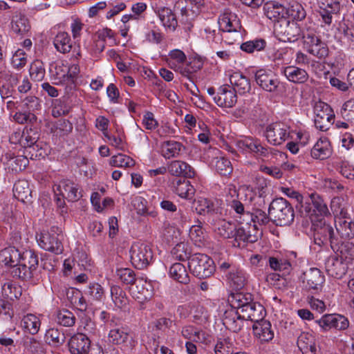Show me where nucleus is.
Instances as JSON below:
<instances>
[{
    "mask_svg": "<svg viewBox=\"0 0 354 354\" xmlns=\"http://www.w3.org/2000/svg\"><path fill=\"white\" fill-rule=\"evenodd\" d=\"M236 146L243 152H253L265 157L270 153L269 148L262 146L257 140L252 138H246L243 140H238Z\"/></svg>",
    "mask_w": 354,
    "mask_h": 354,
    "instance_id": "a211bd4d",
    "label": "nucleus"
},
{
    "mask_svg": "<svg viewBox=\"0 0 354 354\" xmlns=\"http://www.w3.org/2000/svg\"><path fill=\"white\" fill-rule=\"evenodd\" d=\"M236 342L234 339L230 337L218 338L214 348L216 354H233L236 348Z\"/></svg>",
    "mask_w": 354,
    "mask_h": 354,
    "instance_id": "473e14b6",
    "label": "nucleus"
},
{
    "mask_svg": "<svg viewBox=\"0 0 354 354\" xmlns=\"http://www.w3.org/2000/svg\"><path fill=\"white\" fill-rule=\"evenodd\" d=\"M311 156L315 159L324 160L332 154V149L329 140L324 137L319 138L310 151Z\"/></svg>",
    "mask_w": 354,
    "mask_h": 354,
    "instance_id": "b1692460",
    "label": "nucleus"
},
{
    "mask_svg": "<svg viewBox=\"0 0 354 354\" xmlns=\"http://www.w3.org/2000/svg\"><path fill=\"white\" fill-rule=\"evenodd\" d=\"M288 129L289 127L284 123H272L266 127L265 136L268 142L279 145L289 137Z\"/></svg>",
    "mask_w": 354,
    "mask_h": 354,
    "instance_id": "6e6552de",
    "label": "nucleus"
},
{
    "mask_svg": "<svg viewBox=\"0 0 354 354\" xmlns=\"http://www.w3.org/2000/svg\"><path fill=\"white\" fill-rule=\"evenodd\" d=\"M304 38V46L308 53L324 60L329 55V49L327 44L322 40L320 37L313 34L308 33Z\"/></svg>",
    "mask_w": 354,
    "mask_h": 354,
    "instance_id": "423d86ee",
    "label": "nucleus"
},
{
    "mask_svg": "<svg viewBox=\"0 0 354 354\" xmlns=\"http://www.w3.org/2000/svg\"><path fill=\"white\" fill-rule=\"evenodd\" d=\"M254 334L262 342H268L274 337V332L271 329V324L263 318L252 326Z\"/></svg>",
    "mask_w": 354,
    "mask_h": 354,
    "instance_id": "bb28decb",
    "label": "nucleus"
},
{
    "mask_svg": "<svg viewBox=\"0 0 354 354\" xmlns=\"http://www.w3.org/2000/svg\"><path fill=\"white\" fill-rule=\"evenodd\" d=\"M310 201L313 207V212L320 215L326 216L329 213L328 207L322 198L318 195L312 194Z\"/></svg>",
    "mask_w": 354,
    "mask_h": 354,
    "instance_id": "864d4df0",
    "label": "nucleus"
},
{
    "mask_svg": "<svg viewBox=\"0 0 354 354\" xmlns=\"http://www.w3.org/2000/svg\"><path fill=\"white\" fill-rule=\"evenodd\" d=\"M252 301V295L250 293H243L237 292L232 295V306L240 311L245 306L249 305Z\"/></svg>",
    "mask_w": 354,
    "mask_h": 354,
    "instance_id": "c03bdc74",
    "label": "nucleus"
},
{
    "mask_svg": "<svg viewBox=\"0 0 354 354\" xmlns=\"http://www.w3.org/2000/svg\"><path fill=\"white\" fill-rule=\"evenodd\" d=\"M243 320L239 311L231 309L225 312L223 322L227 329L237 333L242 328Z\"/></svg>",
    "mask_w": 354,
    "mask_h": 354,
    "instance_id": "393cba45",
    "label": "nucleus"
},
{
    "mask_svg": "<svg viewBox=\"0 0 354 354\" xmlns=\"http://www.w3.org/2000/svg\"><path fill=\"white\" fill-rule=\"evenodd\" d=\"M21 325L26 332L31 335H35L39 330L41 322L39 319L35 315L28 314L24 317Z\"/></svg>",
    "mask_w": 354,
    "mask_h": 354,
    "instance_id": "a19ab883",
    "label": "nucleus"
},
{
    "mask_svg": "<svg viewBox=\"0 0 354 354\" xmlns=\"http://www.w3.org/2000/svg\"><path fill=\"white\" fill-rule=\"evenodd\" d=\"M117 275L121 281L126 284H133L136 281V274L130 268H120L117 270Z\"/></svg>",
    "mask_w": 354,
    "mask_h": 354,
    "instance_id": "0e129e2a",
    "label": "nucleus"
},
{
    "mask_svg": "<svg viewBox=\"0 0 354 354\" xmlns=\"http://www.w3.org/2000/svg\"><path fill=\"white\" fill-rule=\"evenodd\" d=\"M158 16L162 25L172 31L176 30L178 21L172 10L168 8H162L158 10Z\"/></svg>",
    "mask_w": 354,
    "mask_h": 354,
    "instance_id": "f704fd0d",
    "label": "nucleus"
},
{
    "mask_svg": "<svg viewBox=\"0 0 354 354\" xmlns=\"http://www.w3.org/2000/svg\"><path fill=\"white\" fill-rule=\"evenodd\" d=\"M188 266L192 274L199 279L208 278L215 271L213 260L207 255L201 253L192 255Z\"/></svg>",
    "mask_w": 354,
    "mask_h": 354,
    "instance_id": "7ed1b4c3",
    "label": "nucleus"
},
{
    "mask_svg": "<svg viewBox=\"0 0 354 354\" xmlns=\"http://www.w3.org/2000/svg\"><path fill=\"white\" fill-rule=\"evenodd\" d=\"M275 31L279 39L283 42H294L298 40L301 33V28L294 21L280 24Z\"/></svg>",
    "mask_w": 354,
    "mask_h": 354,
    "instance_id": "1a4fd4ad",
    "label": "nucleus"
},
{
    "mask_svg": "<svg viewBox=\"0 0 354 354\" xmlns=\"http://www.w3.org/2000/svg\"><path fill=\"white\" fill-rule=\"evenodd\" d=\"M111 293L112 299L118 308L123 309L127 306L129 299L125 291H124L120 286H112L111 288Z\"/></svg>",
    "mask_w": 354,
    "mask_h": 354,
    "instance_id": "37998d69",
    "label": "nucleus"
},
{
    "mask_svg": "<svg viewBox=\"0 0 354 354\" xmlns=\"http://www.w3.org/2000/svg\"><path fill=\"white\" fill-rule=\"evenodd\" d=\"M268 212L271 221L276 225H289L294 221L295 212L292 205L285 198L274 199L269 205Z\"/></svg>",
    "mask_w": 354,
    "mask_h": 354,
    "instance_id": "f257e3e1",
    "label": "nucleus"
},
{
    "mask_svg": "<svg viewBox=\"0 0 354 354\" xmlns=\"http://www.w3.org/2000/svg\"><path fill=\"white\" fill-rule=\"evenodd\" d=\"M338 250L340 255L339 258H342L345 262H349L354 259V244L351 242H344L339 246Z\"/></svg>",
    "mask_w": 354,
    "mask_h": 354,
    "instance_id": "4d7b16f0",
    "label": "nucleus"
},
{
    "mask_svg": "<svg viewBox=\"0 0 354 354\" xmlns=\"http://www.w3.org/2000/svg\"><path fill=\"white\" fill-rule=\"evenodd\" d=\"M335 228L337 233L342 239H352L354 237V221L347 216L335 218Z\"/></svg>",
    "mask_w": 354,
    "mask_h": 354,
    "instance_id": "aec40b11",
    "label": "nucleus"
},
{
    "mask_svg": "<svg viewBox=\"0 0 354 354\" xmlns=\"http://www.w3.org/2000/svg\"><path fill=\"white\" fill-rule=\"evenodd\" d=\"M109 341L113 344H122L127 343L129 339H132L129 334L123 328H114L109 333Z\"/></svg>",
    "mask_w": 354,
    "mask_h": 354,
    "instance_id": "a18cd8bd",
    "label": "nucleus"
},
{
    "mask_svg": "<svg viewBox=\"0 0 354 354\" xmlns=\"http://www.w3.org/2000/svg\"><path fill=\"white\" fill-rule=\"evenodd\" d=\"M229 194L232 197L236 196V199H233L230 206L234 209L237 214H242L244 213V205L242 201H246L247 198L249 196V201L252 199L253 194L251 189L248 187H242L238 190L236 189L234 186L229 188Z\"/></svg>",
    "mask_w": 354,
    "mask_h": 354,
    "instance_id": "f8f14e48",
    "label": "nucleus"
},
{
    "mask_svg": "<svg viewBox=\"0 0 354 354\" xmlns=\"http://www.w3.org/2000/svg\"><path fill=\"white\" fill-rule=\"evenodd\" d=\"M314 239L316 244L322 245L328 243L332 245L337 240L333 227L324 223L315 227Z\"/></svg>",
    "mask_w": 354,
    "mask_h": 354,
    "instance_id": "dca6fc26",
    "label": "nucleus"
},
{
    "mask_svg": "<svg viewBox=\"0 0 354 354\" xmlns=\"http://www.w3.org/2000/svg\"><path fill=\"white\" fill-rule=\"evenodd\" d=\"M91 343L90 339L85 334L77 333L70 338L68 346L71 354H88Z\"/></svg>",
    "mask_w": 354,
    "mask_h": 354,
    "instance_id": "4468645a",
    "label": "nucleus"
},
{
    "mask_svg": "<svg viewBox=\"0 0 354 354\" xmlns=\"http://www.w3.org/2000/svg\"><path fill=\"white\" fill-rule=\"evenodd\" d=\"M181 334L183 337L192 342H202L205 339V333L191 325L183 327Z\"/></svg>",
    "mask_w": 354,
    "mask_h": 354,
    "instance_id": "49530a36",
    "label": "nucleus"
},
{
    "mask_svg": "<svg viewBox=\"0 0 354 354\" xmlns=\"http://www.w3.org/2000/svg\"><path fill=\"white\" fill-rule=\"evenodd\" d=\"M53 44L57 51L64 54L70 52L72 48L71 37L66 32H59L54 38Z\"/></svg>",
    "mask_w": 354,
    "mask_h": 354,
    "instance_id": "c9c22d12",
    "label": "nucleus"
},
{
    "mask_svg": "<svg viewBox=\"0 0 354 354\" xmlns=\"http://www.w3.org/2000/svg\"><path fill=\"white\" fill-rule=\"evenodd\" d=\"M169 274L171 278L181 283L187 284L190 281L185 266L180 263H175L171 266Z\"/></svg>",
    "mask_w": 354,
    "mask_h": 354,
    "instance_id": "72a5a7b5",
    "label": "nucleus"
},
{
    "mask_svg": "<svg viewBox=\"0 0 354 354\" xmlns=\"http://www.w3.org/2000/svg\"><path fill=\"white\" fill-rule=\"evenodd\" d=\"M214 102L220 107L232 108L237 102L235 88L228 84H224L218 89L214 97Z\"/></svg>",
    "mask_w": 354,
    "mask_h": 354,
    "instance_id": "9d476101",
    "label": "nucleus"
},
{
    "mask_svg": "<svg viewBox=\"0 0 354 354\" xmlns=\"http://www.w3.org/2000/svg\"><path fill=\"white\" fill-rule=\"evenodd\" d=\"M331 109L324 103H320L315 106V125L317 129L322 131H326L329 129L330 121L333 119V115L331 114Z\"/></svg>",
    "mask_w": 354,
    "mask_h": 354,
    "instance_id": "2eb2a0df",
    "label": "nucleus"
},
{
    "mask_svg": "<svg viewBox=\"0 0 354 354\" xmlns=\"http://www.w3.org/2000/svg\"><path fill=\"white\" fill-rule=\"evenodd\" d=\"M324 281L325 277L318 268H310L303 274L302 283L304 288L312 294H317L321 292Z\"/></svg>",
    "mask_w": 354,
    "mask_h": 354,
    "instance_id": "0eeeda50",
    "label": "nucleus"
},
{
    "mask_svg": "<svg viewBox=\"0 0 354 354\" xmlns=\"http://www.w3.org/2000/svg\"><path fill=\"white\" fill-rule=\"evenodd\" d=\"M235 230L234 223L223 221L217 228V234L224 239H230L234 237Z\"/></svg>",
    "mask_w": 354,
    "mask_h": 354,
    "instance_id": "052dcab7",
    "label": "nucleus"
},
{
    "mask_svg": "<svg viewBox=\"0 0 354 354\" xmlns=\"http://www.w3.org/2000/svg\"><path fill=\"white\" fill-rule=\"evenodd\" d=\"M325 269L329 276L342 279L347 272L348 263L338 255H331L326 260Z\"/></svg>",
    "mask_w": 354,
    "mask_h": 354,
    "instance_id": "9b49d317",
    "label": "nucleus"
},
{
    "mask_svg": "<svg viewBox=\"0 0 354 354\" xmlns=\"http://www.w3.org/2000/svg\"><path fill=\"white\" fill-rule=\"evenodd\" d=\"M45 68L43 63L39 61H35L31 64L30 68V75L34 81L40 82L45 76Z\"/></svg>",
    "mask_w": 354,
    "mask_h": 354,
    "instance_id": "bf43d9fd",
    "label": "nucleus"
},
{
    "mask_svg": "<svg viewBox=\"0 0 354 354\" xmlns=\"http://www.w3.org/2000/svg\"><path fill=\"white\" fill-rule=\"evenodd\" d=\"M13 193L17 200L24 203L30 202L32 198L29 183L26 180H19L15 183Z\"/></svg>",
    "mask_w": 354,
    "mask_h": 354,
    "instance_id": "c756f323",
    "label": "nucleus"
},
{
    "mask_svg": "<svg viewBox=\"0 0 354 354\" xmlns=\"http://www.w3.org/2000/svg\"><path fill=\"white\" fill-rule=\"evenodd\" d=\"M330 208L335 214V218L348 216L347 210L345 208L344 200L341 197H334L332 199Z\"/></svg>",
    "mask_w": 354,
    "mask_h": 354,
    "instance_id": "603ef678",
    "label": "nucleus"
},
{
    "mask_svg": "<svg viewBox=\"0 0 354 354\" xmlns=\"http://www.w3.org/2000/svg\"><path fill=\"white\" fill-rule=\"evenodd\" d=\"M38 263V257L35 252L32 250H26L21 253L19 264L11 270V274L15 278L24 281L29 280L32 278Z\"/></svg>",
    "mask_w": 354,
    "mask_h": 354,
    "instance_id": "f03ea898",
    "label": "nucleus"
},
{
    "mask_svg": "<svg viewBox=\"0 0 354 354\" xmlns=\"http://www.w3.org/2000/svg\"><path fill=\"white\" fill-rule=\"evenodd\" d=\"M266 17L273 21L286 17V8L274 1L268 2L263 6Z\"/></svg>",
    "mask_w": 354,
    "mask_h": 354,
    "instance_id": "7c9ffc66",
    "label": "nucleus"
},
{
    "mask_svg": "<svg viewBox=\"0 0 354 354\" xmlns=\"http://www.w3.org/2000/svg\"><path fill=\"white\" fill-rule=\"evenodd\" d=\"M57 189L63 197L69 201H77L82 197L80 192H78V185L69 180H62Z\"/></svg>",
    "mask_w": 354,
    "mask_h": 354,
    "instance_id": "5701e85b",
    "label": "nucleus"
},
{
    "mask_svg": "<svg viewBox=\"0 0 354 354\" xmlns=\"http://www.w3.org/2000/svg\"><path fill=\"white\" fill-rule=\"evenodd\" d=\"M230 286L235 290L243 289L248 282V275L239 268H232L227 274Z\"/></svg>",
    "mask_w": 354,
    "mask_h": 354,
    "instance_id": "4be33fe9",
    "label": "nucleus"
},
{
    "mask_svg": "<svg viewBox=\"0 0 354 354\" xmlns=\"http://www.w3.org/2000/svg\"><path fill=\"white\" fill-rule=\"evenodd\" d=\"M135 163L133 158L122 153L113 156L110 160V165L118 167H131L135 165Z\"/></svg>",
    "mask_w": 354,
    "mask_h": 354,
    "instance_id": "8fccbe9b",
    "label": "nucleus"
},
{
    "mask_svg": "<svg viewBox=\"0 0 354 354\" xmlns=\"http://www.w3.org/2000/svg\"><path fill=\"white\" fill-rule=\"evenodd\" d=\"M169 172L174 176H183V178L194 176V169L185 162L180 160L172 161L168 166Z\"/></svg>",
    "mask_w": 354,
    "mask_h": 354,
    "instance_id": "c85d7f7f",
    "label": "nucleus"
},
{
    "mask_svg": "<svg viewBox=\"0 0 354 354\" xmlns=\"http://www.w3.org/2000/svg\"><path fill=\"white\" fill-rule=\"evenodd\" d=\"M257 84L264 91L273 93L277 90L280 82L271 71L265 69L257 71L254 75Z\"/></svg>",
    "mask_w": 354,
    "mask_h": 354,
    "instance_id": "ddd939ff",
    "label": "nucleus"
},
{
    "mask_svg": "<svg viewBox=\"0 0 354 354\" xmlns=\"http://www.w3.org/2000/svg\"><path fill=\"white\" fill-rule=\"evenodd\" d=\"M282 73L290 82L295 84H304L308 81L309 77L306 70L295 66L283 67Z\"/></svg>",
    "mask_w": 354,
    "mask_h": 354,
    "instance_id": "a878e982",
    "label": "nucleus"
},
{
    "mask_svg": "<svg viewBox=\"0 0 354 354\" xmlns=\"http://www.w3.org/2000/svg\"><path fill=\"white\" fill-rule=\"evenodd\" d=\"M214 166L216 171L221 176H228L233 171L231 162L224 157L216 158Z\"/></svg>",
    "mask_w": 354,
    "mask_h": 354,
    "instance_id": "3c124183",
    "label": "nucleus"
},
{
    "mask_svg": "<svg viewBox=\"0 0 354 354\" xmlns=\"http://www.w3.org/2000/svg\"><path fill=\"white\" fill-rule=\"evenodd\" d=\"M340 113L344 120L354 122V99L349 100L343 104Z\"/></svg>",
    "mask_w": 354,
    "mask_h": 354,
    "instance_id": "69168bd1",
    "label": "nucleus"
},
{
    "mask_svg": "<svg viewBox=\"0 0 354 354\" xmlns=\"http://www.w3.org/2000/svg\"><path fill=\"white\" fill-rule=\"evenodd\" d=\"M230 81L238 89L241 94L248 93L251 90L250 80L240 72H234L230 75Z\"/></svg>",
    "mask_w": 354,
    "mask_h": 354,
    "instance_id": "2f4dec72",
    "label": "nucleus"
},
{
    "mask_svg": "<svg viewBox=\"0 0 354 354\" xmlns=\"http://www.w3.org/2000/svg\"><path fill=\"white\" fill-rule=\"evenodd\" d=\"M63 234L57 227H52L50 231L41 233L38 239L39 245L46 251L55 254H62L64 250L62 245Z\"/></svg>",
    "mask_w": 354,
    "mask_h": 354,
    "instance_id": "20e7f679",
    "label": "nucleus"
},
{
    "mask_svg": "<svg viewBox=\"0 0 354 354\" xmlns=\"http://www.w3.org/2000/svg\"><path fill=\"white\" fill-rule=\"evenodd\" d=\"M189 237L194 244L201 246L205 241V234L201 225H192L189 229Z\"/></svg>",
    "mask_w": 354,
    "mask_h": 354,
    "instance_id": "680f3d73",
    "label": "nucleus"
},
{
    "mask_svg": "<svg viewBox=\"0 0 354 354\" xmlns=\"http://www.w3.org/2000/svg\"><path fill=\"white\" fill-rule=\"evenodd\" d=\"M299 349L303 354H316L315 339L308 333H301L297 342Z\"/></svg>",
    "mask_w": 354,
    "mask_h": 354,
    "instance_id": "cd10ccee",
    "label": "nucleus"
},
{
    "mask_svg": "<svg viewBox=\"0 0 354 354\" xmlns=\"http://www.w3.org/2000/svg\"><path fill=\"white\" fill-rule=\"evenodd\" d=\"M239 313L241 315L242 319L250 320L256 324L263 318L265 309L259 303L252 301L239 311Z\"/></svg>",
    "mask_w": 354,
    "mask_h": 354,
    "instance_id": "f3484780",
    "label": "nucleus"
},
{
    "mask_svg": "<svg viewBox=\"0 0 354 354\" xmlns=\"http://www.w3.org/2000/svg\"><path fill=\"white\" fill-rule=\"evenodd\" d=\"M173 191L180 197L190 199L195 194V189L186 178H176L172 181Z\"/></svg>",
    "mask_w": 354,
    "mask_h": 354,
    "instance_id": "6ab92c4d",
    "label": "nucleus"
},
{
    "mask_svg": "<svg viewBox=\"0 0 354 354\" xmlns=\"http://www.w3.org/2000/svg\"><path fill=\"white\" fill-rule=\"evenodd\" d=\"M266 41L264 39H256L243 43L241 49L247 53H252L254 50H263L266 46Z\"/></svg>",
    "mask_w": 354,
    "mask_h": 354,
    "instance_id": "e2e57ef3",
    "label": "nucleus"
},
{
    "mask_svg": "<svg viewBox=\"0 0 354 354\" xmlns=\"http://www.w3.org/2000/svg\"><path fill=\"white\" fill-rule=\"evenodd\" d=\"M44 339L49 345L59 346L65 342L66 337L64 333L59 329L50 328L46 331Z\"/></svg>",
    "mask_w": 354,
    "mask_h": 354,
    "instance_id": "ea45409f",
    "label": "nucleus"
},
{
    "mask_svg": "<svg viewBox=\"0 0 354 354\" xmlns=\"http://www.w3.org/2000/svg\"><path fill=\"white\" fill-rule=\"evenodd\" d=\"M270 268L274 271H283L288 273L291 269L290 261L285 259L270 257L268 261Z\"/></svg>",
    "mask_w": 354,
    "mask_h": 354,
    "instance_id": "de8ad7c7",
    "label": "nucleus"
},
{
    "mask_svg": "<svg viewBox=\"0 0 354 354\" xmlns=\"http://www.w3.org/2000/svg\"><path fill=\"white\" fill-rule=\"evenodd\" d=\"M30 26L28 20L25 17H20L12 24V30L19 35H23L29 31Z\"/></svg>",
    "mask_w": 354,
    "mask_h": 354,
    "instance_id": "774afa93",
    "label": "nucleus"
},
{
    "mask_svg": "<svg viewBox=\"0 0 354 354\" xmlns=\"http://www.w3.org/2000/svg\"><path fill=\"white\" fill-rule=\"evenodd\" d=\"M130 258L133 266L137 269H144L149 265L153 259L151 248L145 243H136L130 250Z\"/></svg>",
    "mask_w": 354,
    "mask_h": 354,
    "instance_id": "39448f33",
    "label": "nucleus"
},
{
    "mask_svg": "<svg viewBox=\"0 0 354 354\" xmlns=\"http://www.w3.org/2000/svg\"><path fill=\"white\" fill-rule=\"evenodd\" d=\"M22 147L24 148L38 147L37 142L39 138L37 130L32 127H26L23 131Z\"/></svg>",
    "mask_w": 354,
    "mask_h": 354,
    "instance_id": "4c0bfd02",
    "label": "nucleus"
},
{
    "mask_svg": "<svg viewBox=\"0 0 354 354\" xmlns=\"http://www.w3.org/2000/svg\"><path fill=\"white\" fill-rule=\"evenodd\" d=\"M21 252L14 246L4 248L0 251V261L6 266H9L13 270L17 268L20 262Z\"/></svg>",
    "mask_w": 354,
    "mask_h": 354,
    "instance_id": "412c9836",
    "label": "nucleus"
},
{
    "mask_svg": "<svg viewBox=\"0 0 354 354\" xmlns=\"http://www.w3.org/2000/svg\"><path fill=\"white\" fill-rule=\"evenodd\" d=\"M286 15L295 20L301 21L306 18V12L300 3L295 2L288 8H286Z\"/></svg>",
    "mask_w": 354,
    "mask_h": 354,
    "instance_id": "09e8293b",
    "label": "nucleus"
},
{
    "mask_svg": "<svg viewBox=\"0 0 354 354\" xmlns=\"http://www.w3.org/2000/svg\"><path fill=\"white\" fill-rule=\"evenodd\" d=\"M171 254L174 259L185 261L192 257L191 250L188 244L185 242H180L176 244L171 250Z\"/></svg>",
    "mask_w": 354,
    "mask_h": 354,
    "instance_id": "79ce46f5",
    "label": "nucleus"
},
{
    "mask_svg": "<svg viewBox=\"0 0 354 354\" xmlns=\"http://www.w3.org/2000/svg\"><path fill=\"white\" fill-rule=\"evenodd\" d=\"M235 241H243V243H253L257 241V236L254 234H250L249 231H247L244 227H239L235 230V234L234 237Z\"/></svg>",
    "mask_w": 354,
    "mask_h": 354,
    "instance_id": "6e6d98bb",
    "label": "nucleus"
},
{
    "mask_svg": "<svg viewBox=\"0 0 354 354\" xmlns=\"http://www.w3.org/2000/svg\"><path fill=\"white\" fill-rule=\"evenodd\" d=\"M236 16L231 12H224L218 19V25L220 30L223 32L236 31L237 23L235 19Z\"/></svg>",
    "mask_w": 354,
    "mask_h": 354,
    "instance_id": "58836bf2",
    "label": "nucleus"
},
{
    "mask_svg": "<svg viewBox=\"0 0 354 354\" xmlns=\"http://www.w3.org/2000/svg\"><path fill=\"white\" fill-rule=\"evenodd\" d=\"M75 319L73 313L66 309L59 310L57 315L58 324L66 327L73 326L75 323Z\"/></svg>",
    "mask_w": 354,
    "mask_h": 354,
    "instance_id": "5fc2aeb1",
    "label": "nucleus"
},
{
    "mask_svg": "<svg viewBox=\"0 0 354 354\" xmlns=\"http://www.w3.org/2000/svg\"><path fill=\"white\" fill-rule=\"evenodd\" d=\"M251 218L254 223H257L259 225H266L271 221L270 215H269V214H267L265 211L259 208L253 209L251 214Z\"/></svg>",
    "mask_w": 354,
    "mask_h": 354,
    "instance_id": "338daca9",
    "label": "nucleus"
},
{
    "mask_svg": "<svg viewBox=\"0 0 354 354\" xmlns=\"http://www.w3.org/2000/svg\"><path fill=\"white\" fill-rule=\"evenodd\" d=\"M1 294L5 299L14 300L17 299L21 292L19 288L13 286L12 283L7 282L1 287Z\"/></svg>",
    "mask_w": 354,
    "mask_h": 354,
    "instance_id": "13d9d810",
    "label": "nucleus"
},
{
    "mask_svg": "<svg viewBox=\"0 0 354 354\" xmlns=\"http://www.w3.org/2000/svg\"><path fill=\"white\" fill-rule=\"evenodd\" d=\"M183 148V145L178 142L169 140L161 145L162 155L167 159L177 157Z\"/></svg>",
    "mask_w": 354,
    "mask_h": 354,
    "instance_id": "e433bc0d",
    "label": "nucleus"
}]
</instances>
